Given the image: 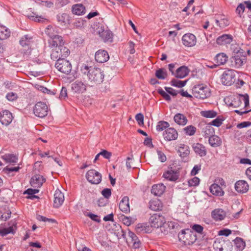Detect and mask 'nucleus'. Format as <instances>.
Segmentation results:
<instances>
[{
	"label": "nucleus",
	"mask_w": 251,
	"mask_h": 251,
	"mask_svg": "<svg viewBox=\"0 0 251 251\" xmlns=\"http://www.w3.org/2000/svg\"><path fill=\"white\" fill-rule=\"evenodd\" d=\"M80 72L82 75L87 76L90 83L88 85L91 87L100 84L103 82L104 78L103 71L99 68H93L83 65L81 67Z\"/></svg>",
	"instance_id": "1"
},
{
	"label": "nucleus",
	"mask_w": 251,
	"mask_h": 251,
	"mask_svg": "<svg viewBox=\"0 0 251 251\" xmlns=\"http://www.w3.org/2000/svg\"><path fill=\"white\" fill-rule=\"evenodd\" d=\"M149 222L151 224V227L155 228H160L161 231L164 234L168 233L167 229L171 227L172 229H174L178 226L177 224H176L174 222H166L165 217L159 214L155 213L151 216L149 219Z\"/></svg>",
	"instance_id": "2"
},
{
	"label": "nucleus",
	"mask_w": 251,
	"mask_h": 251,
	"mask_svg": "<svg viewBox=\"0 0 251 251\" xmlns=\"http://www.w3.org/2000/svg\"><path fill=\"white\" fill-rule=\"evenodd\" d=\"M34 43L33 36L30 35L26 34L21 38L19 41L21 46L20 51L24 58H28L31 54Z\"/></svg>",
	"instance_id": "3"
},
{
	"label": "nucleus",
	"mask_w": 251,
	"mask_h": 251,
	"mask_svg": "<svg viewBox=\"0 0 251 251\" xmlns=\"http://www.w3.org/2000/svg\"><path fill=\"white\" fill-rule=\"evenodd\" d=\"M179 241L184 245H191L197 240L195 232L189 228L182 229L178 234Z\"/></svg>",
	"instance_id": "4"
},
{
	"label": "nucleus",
	"mask_w": 251,
	"mask_h": 251,
	"mask_svg": "<svg viewBox=\"0 0 251 251\" xmlns=\"http://www.w3.org/2000/svg\"><path fill=\"white\" fill-rule=\"evenodd\" d=\"M230 61L232 67L235 68H240L247 62V56L244 50H239L236 53L230 58Z\"/></svg>",
	"instance_id": "5"
},
{
	"label": "nucleus",
	"mask_w": 251,
	"mask_h": 251,
	"mask_svg": "<svg viewBox=\"0 0 251 251\" xmlns=\"http://www.w3.org/2000/svg\"><path fill=\"white\" fill-rule=\"evenodd\" d=\"M237 72L232 69H227L224 71L221 75L220 79L222 84L225 86H231L236 80Z\"/></svg>",
	"instance_id": "6"
},
{
	"label": "nucleus",
	"mask_w": 251,
	"mask_h": 251,
	"mask_svg": "<svg viewBox=\"0 0 251 251\" xmlns=\"http://www.w3.org/2000/svg\"><path fill=\"white\" fill-rule=\"evenodd\" d=\"M192 93L195 98L200 99H204L210 96L209 88L203 84L195 85L193 88Z\"/></svg>",
	"instance_id": "7"
},
{
	"label": "nucleus",
	"mask_w": 251,
	"mask_h": 251,
	"mask_svg": "<svg viewBox=\"0 0 251 251\" xmlns=\"http://www.w3.org/2000/svg\"><path fill=\"white\" fill-rule=\"evenodd\" d=\"M70 53V51L67 47L61 46L52 50L50 58L53 60L63 59L67 57Z\"/></svg>",
	"instance_id": "8"
},
{
	"label": "nucleus",
	"mask_w": 251,
	"mask_h": 251,
	"mask_svg": "<svg viewBox=\"0 0 251 251\" xmlns=\"http://www.w3.org/2000/svg\"><path fill=\"white\" fill-rule=\"evenodd\" d=\"M243 102L245 107L249 105V97L247 94L234 96L231 98L229 105L234 107H238L241 106Z\"/></svg>",
	"instance_id": "9"
},
{
	"label": "nucleus",
	"mask_w": 251,
	"mask_h": 251,
	"mask_svg": "<svg viewBox=\"0 0 251 251\" xmlns=\"http://www.w3.org/2000/svg\"><path fill=\"white\" fill-rule=\"evenodd\" d=\"M55 67L58 71L67 75L70 74L72 70V64L65 59L57 60Z\"/></svg>",
	"instance_id": "10"
},
{
	"label": "nucleus",
	"mask_w": 251,
	"mask_h": 251,
	"mask_svg": "<svg viewBox=\"0 0 251 251\" xmlns=\"http://www.w3.org/2000/svg\"><path fill=\"white\" fill-rule=\"evenodd\" d=\"M34 115L39 118H44L48 113V107L46 103L39 101L36 103L33 108Z\"/></svg>",
	"instance_id": "11"
},
{
	"label": "nucleus",
	"mask_w": 251,
	"mask_h": 251,
	"mask_svg": "<svg viewBox=\"0 0 251 251\" xmlns=\"http://www.w3.org/2000/svg\"><path fill=\"white\" fill-rule=\"evenodd\" d=\"M87 180L91 184H98L101 181V175L95 170H90L86 174Z\"/></svg>",
	"instance_id": "12"
},
{
	"label": "nucleus",
	"mask_w": 251,
	"mask_h": 251,
	"mask_svg": "<svg viewBox=\"0 0 251 251\" xmlns=\"http://www.w3.org/2000/svg\"><path fill=\"white\" fill-rule=\"evenodd\" d=\"M87 84L81 81L77 80L71 84V89L75 93H83L86 90Z\"/></svg>",
	"instance_id": "13"
},
{
	"label": "nucleus",
	"mask_w": 251,
	"mask_h": 251,
	"mask_svg": "<svg viewBox=\"0 0 251 251\" xmlns=\"http://www.w3.org/2000/svg\"><path fill=\"white\" fill-rule=\"evenodd\" d=\"M182 42L185 46L191 47L196 45L197 39L194 34L186 33L182 36Z\"/></svg>",
	"instance_id": "14"
},
{
	"label": "nucleus",
	"mask_w": 251,
	"mask_h": 251,
	"mask_svg": "<svg viewBox=\"0 0 251 251\" xmlns=\"http://www.w3.org/2000/svg\"><path fill=\"white\" fill-rule=\"evenodd\" d=\"M13 118L12 113L7 110L0 112V122L3 125H9L11 123Z\"/></svg>",
	"instance_id": "15"
},
{
	"label": "nucleus",
	"mask_w": 251,
	"mask_h": 251,
	"mask_svg": "<svg viewBox=\"0 0 251 251\" xmlns=\"http://www.w3.org/2000/svg\"><path fill=\"white\" fill-rule=\"evenodd\" d=\"M163 135L166 141H171L175 140L177 138L178 133L174 128L170 127L163 132Z\"/></svg>",
	"instance_id": "16"
},
{
	"label": "nucleus",
	"mask_w": 251,
	"mask_h": 251,
	"mask_svg": "<svg viewBox=\"0 0 251 251\" xmlns=\"http://www.w3.org/2000/svg\"><path fill=\"white\" fill-rule=\"evenodd\" d=\"M49 36L50 39L49 40V43L51 47L57 48L64 46V42L61 36L58 35H50Z\"/></svg>",
	"instance_id": "17"
},
{
	"label": "nucleus",
	"mask_w": 251,
	"mask_h": 251,
	"mask_svg": "<svg viewBox=\"0 0 251 251\" xmlns=\"http://www.w3.org/2000/svg\"><path fill=\"white\" fill-rule=\"evenodd\" d=\"M95 58L97 62L102 63L109 60V55L106 50H99L95 53Z\"/></svg>",
	"instance_id": "18"
},
{
	"label": "nucleus",
	"mask_w": 251,
	"mask_h": 251,
	"mask_svg": "<svg viewBox=\"0 0 251 251\" xmlns=\"http://www.w3.org/2000/svg\"><path fill=\"white\" fill-rule=\"evenodd\" d=\"M46 181V178L40 174L34 175L30 180V184L33 187L40 188Z\"/></svg>",
	"instance_id": "19"
},
{
	"label": "nucleus",
	"mask_w": 251,
	"mask_h": 251,
	"mask_svg": "<svg viewBox=\"0 0 251 251\" xmlns=\"http://www.w3.org/2000/svg\"><path fill=\"white\" fill-rule=\"evenodd\" d=\"M249 185L245 180H240L235 183V190L239 193H245L249 190Z\"/></svg>",
	"instance_id": "20"
},
{
	"label": "nucleus",
	"mask_w": 251,
	"mask_h": 251,
	"mask_svg": "<svg viewBox=\"0 0 251 251\" xmlns=\"http://www.w3.org/2000/svg\"><path fill=\"white\" fill-rule=\"evenodd\" d=\"M64 201V194L61 191L57 189L54 194L53 206L56 208L61 206Z\"/></svg>",
	"instance_id": "21"
},
{
	"label": "nucleus",
	"mask_w": 251,
	"mask_h": 251,
	"mask_svg": "<svg viewBox=\"0 0 251 251\" xmlns=\"http://www.w3.org/2000/svg\"><path fill=\"white\" fill-rule=\"evenodd\" d=\"M179 171L177 170L175 171L172 169L167 171L163 175V176L165 178L172 181H175L177 180L179 178Z\"/></svg>",
	"instance_id": "22"
},
{
	"label": "nucleus",
	"mask_w": 251,
	"mask_h": 251,
	"mask_svg": "<svg viewBox=\"0 0 251 251\" xmlns=\"http://www.w3.org/2000/svg\"><path fill=\"white\" fill-rule=\"evenodd\" d=\"M233 40V37L230 34H224L219 36L216 39V43L219 45L229 44Z\"/></svg>",
	"instance_id": "23"
},
{
	"label": "nucleus",
	"mask_w": 251,
	"mask_h": 251,
	"mask_svg": "<svg viewBox=\"0 0 251 251\" xmlns=\"http://www.w3.org/2000/svg\"><path fill=\"white\" fill-rule=\"evenodd\" d=\"M192 148L195 152L201 157H203L206 155L207 151L205 147L200 143H195L192 145Z\"/></svg>",
	"instance_id": "24"
},
{
	"label": "nucleus",
	"mask_w": 251,
	"mask_h": 251,
	"mask_svg": "<svg viewBox=\"0 0 251 251\" xmlns=\"http://www.w3.org/2000/svg\"><path fill=\"white\" fill-rule=\"evenodd\" d=\"M215 22L221 28H224L230 25V21L225 15H219L216 19Z\"/></svg>",
	"instance_id": "25"
},
{
	"label": "nucleus",
	"mask_w": 251,
	"mask_h": 251,
	"mask_svg": "<svg viewBox=\"0 0 251 251\" xmlns=\"http://www.w3.org/2000/svg\"><path fill=\"white\" fill-rule=\"evenodd\" d=\"M211 216L216 221H222L226 217V212L222 209H216L212 211Z\"/></svg>",
	"instance_id": "26"
},
{
	"label": "nucleus",
	"mask_w": 251,
	"mask_h": 251,
	"mask_svg": "<svg viewBox=\"0 0 251 251\" xmlns=\"http://www.w3.org/2000/svg\"><path fill=\"white\" fill-rule=\"evenodd\" d=\"M119 207L122 212L125 213H128L130 212L129 198L127 196H125L123 198L119 203Z\"/></svg>",
	"instance_id": "27"
},
{
	"label": "nucleus",
	"mask_w": 251,
	"mask_h": 251,
	"mask_svg": "<svg viewBox=\"0 0 251 251\" xmlns=\"http://www.w3.org/2000/svg\"><path fill=\"white\" fill-rule=\"evenodd\" d=\"M189 72L187 67L182 66L176 70L175 76L178 78H183L188 75Z\"/></svg>",
	"instance_id": "28"
},
{
	"label": "nucleus",
	"mask_w": 251,
	"mask_h": 251,
	"mask_svg": "<svg viewBox=\"0 0 251 251\" xmlns=\"http://www.w3.org/2000/svg\"><path fill=\"white\" fill-rule=\"evenodd\" d=\"M166 186L163 184H154L152 186L151 192L154 196H160L165 191Z\"/></svg>",
	"instance_id": "29"
},
{
	"label": "nucleus",
	"mask_w": 251,
	"mask_h": 251,
	"mask_svg": "<svg viewBox=\"0 0 251 251\" xmlns=\"http://www.w3.org/2000/svg\"><path fill=\"white\" fill-rule=\"evenodd\" d=\"M208 138V143L213 148L219 147L222 144L221 138L217 135L214 134Z\"/></svg>",
	"instance_id": "30"
},
{
	"label": "nucleus",
	"mask_w": 251,
	"mask_h": 251,
	"mask_svg": "<svg viewBox=\"0 0 251 251\" xmlns=\"http://www.w3.org/2000/svg\"><path fill=\"white\" fill-rule=\"evenodd\" d=\"M72 13L77 15H82L86 13V9L82 4H76L72 6Z\"/></svg>",
	"instance_id": "31"
},
{
	"label": "nucleus",
	"mask_w": 251,
	"mask_h": 251,
	"mask_svg": "<svg viewBox=\"0 0 251 251\" xmlns=\"http://www.w3.org/2000/svg\"><path fill=\"white\" fill-rule=\"evenodd\" d=\"M56 18L61 25H66L70 23V16L66 13H59L57 15Z\"/></svg>",
	"instance_id": "32"
},
{
	"label": "nucleus",
	"mask_w": 251,
	"mask_h": 251,
	"mask_svg": "<svg viewBox=\"0 0 251 251\" xmlns=\"http://www.w3.org/2000/svg\"><path fill=\"white\" fill-rule=\"evenodd\" d=\"M16 225L17 223L14 222L9 227L0 229V235L3 237L9 233L14 234L17 228Z\"/></svg>",
	"instance_id": "33"
},
{
	"label": "nucleus",
	"mask_w": 251,
	"mask_h": 251,
	"mask_svg": "<svg viewBox=\"0 0 251 251\" xmlns=\"http://www.w3.org/2000/svg\"><path fill=\"white\" fill-rule=\"evenodd\" d=\"M202 133L205 138H209L215 134V129L209 124H208L202 128Z\"/></svg>",
	"instance_id": "34"
},
{
	"label": "nucleus",
	"mask_w": 251,
	"mask_h": 251,
	"mask_svg": "<svg viewBox=\"0 0 251 251\" xmlns=\"http://www.w3.org/2000/svg\"><path fill=\"white\" fill-rule=\"evenodd\" d=\"M227 60L228 56L225 53H218L214 58V61L218 66L225 64Z\"/></svg>",
	"instance_id": "35"
},
{
	"label": "nucleus",
	"mask_w": 251,
	"mask_h": 251,
	"mask_svg": "<svg viewBox=\"0 0 251 251\" xmlns=\"http://www.w3.org/2000/svg\"><path fill=\"white\" fill-rule=\"evenodd\" d=\"M210 192L214 195L217 196H222L224 194V191L221 187L217 184H212L210 187Z\"/></svg>",
	"instance_id": "36"
},
{
	"label": "nucleus",
	"mask_w": 251,
	"mask_h": 251,
	"mask_svg": "<svg viewBox=\"0 0 251 251\" xmlns=\"http://www.w3.org/2000/svg\"><path fill=\"white\" fill-rule=\"evenodd\" d=\"M174 120L176 124L182 126L185 125L188 122L186 117L181 113L176 114L174 117Z\"/></svg>",
	"instance_id": "37"
},
{
	"label": "nucleus",
	"mask_w": 251,
	"mask_h": 251,
	"mask_svg": "<svg viewBox=\"0 0 251 251\" xmlns=\"http://www.w3.org/2000/svg\"><path fill=\"white\" fill-rule=\"evenodd\" d=\"M177 152L179 153V155L182 158H184L188 156L190 153L189 148L187 145L181 144H180L179 149L177 150Z\"/></svg>",
	"instance_id": "38"
},
{
	"label": "nucleus",
	"mask_w": 251,
	"mask_h": 251,
	"mask_svg": "<svg viewBox=\"0 0 251 251\" xmlns=\"http://www.w3.org/2000/svg\"><path fill=\"white\" fill-rule=\"evenodd\" d=\"M100 36L104 42L111 43L113 41V34L109 29H106Z\"/></svg>",
	"instance_id": "39"
},
{
	"label": "nucleus",
	"mask_w": 251,
	"mask_h": 251,
	"mask_svg": "<svg viewBox=\"0 0 251 251\" xmlns=\"http://www.w3.org/2000/svg\"><path fill=\"white\" fill-rule=\"evenodd\" d=\"M11 212L8 207L5 205L3 208L0 210V219L6 221L11 216Z\"/></svg>",
	"instance_id": "40"
},
{
	"label": "nucleus",
	"mask_w": 251,
	"mask_h": 251,
	"mask_svg": "<svg viewBox=\"0 0 251 251\" xmlns=\"http://www.w3.org/2000/svg\"><path fill=\"white\" fill-rule=\"evenodd\" d=\"M39 190L37 189L28 188L24 192V194H27L28 196L26 197L28 199L33 200L34 199H39V197L34 194L38 193Z\"/></svg>",
	"instance_id": "41"
},
{
	"label": "nucleus",
	"mask_w": 251,
	"mask_h": 251,
	"mask_svg": "<svg viewBox=\"0 0 251 251\" xmlns=\"http://www.w3.org/2000/svg\"><path fill=\"white\" fill-rule=\"evenodd\" d=\"M10 35L9 29L6 26H0V40H2L8 38Z\"/></svg>",
	"instance_id": "42"
},
{
	"label": "nucleus",
	"mask_w": 251,
	"mask_h": 251,
	"mask_svg": "<svg viewBox=\"0 0 251 251\" xmlns=\"http://www.w3.org/2000/svg\"><path fill=\"white\" fill-rule=\"evenodd\" d=\"M136 229L139 232H143L144 233L151 232V227L147 226L145 223H140L136 226Z\"/></svg>",
	"instance_id": "43"
},
{
	"label": "nucleus",
	"mask_w": 251,
	"mask_h": 251,
	"mask_svg": "<svg viewBox=\"0 0 251 251\" xmlns=\"http://www.w3.org/2000/svg\"><path fill=\"white\" fill-rule=\"evenodd\" d=\"M234 242L237 251H242L245 248L246 244L241 238L236 237L234 240Z\"/></svg>",
	"instance_id": "44"
},
{
	"label": "nucleus",
	"mask_w": 251,
	"mask_h": 251,
	"mask_svg": "<svg viewBox=\"0 0 251 251\" xmlns=\"http://www.w3.org/2000/svg\"><path fill=\"white\" fill-rule=\"evenodd\" d=\"M155 76L159 79H165L167 77V72L164 68L157 70L155 73Z\"/></svg>",
	"instance_id": "45"
},
{
	"label": "nucleus",
	"mask_w": 251,
	"mask_h": 251,
	"mask_svg": "<svg viewBox=\"0 0 251 251\" xmlns=\"http://www.w3.org/2000/svg\"><path fill=\"white\" fill-rule=\"evenodd\" d=\"M149 204V208L153 211L159 210L162 207L161 203L158 200L150 201Z\"/></svg>",
	"instance_id": "46"
},
{
	"label": "nucleus",
	"mask_w": 251,
	"mask_h": 251,
	"mask_svg": "<svg viewBox=\"0 0 251 251\" xmlns=\"http://www.w3.org/2000/svg\"><path fill=\"white\" fill-rule=\"evenodd\" d=\"M225 240L223 239H216L213 243V248L215 251H222L223 244H225Z\"/></svg>",
	"instance_id": "47"
},
{
	"label": "nucleus",
	"mask_w": 251,
	"mask_h": 251,
	"mask_svg": "<svg viewBox=\"0 0 251 251\" xmlns=\"http://www.w3.org/2000/svg\"><path fill=\"white\" fill-rule=\"evenodd\" d=\"M3 159L7 162L16 163L18 161V157L13 154H5L3 156Z\"/></svg>",
	"instance_id": "48"
},
{
	"label": "nucleus",
	"mask_w": 251,
	"mask_h": 251,
	"mask_svg": "<svg viewBox=\"0 0 251 251\" xmlns=\"http://www.w3.org/2000/svg\"><path fill=\"white\" fill-rule=\"evenodd\" d=\"M107 27L104 25L103 24L98 23L96 25H94V28L95 29V31L99 35H101L105 30L107 29Z\"/></svg>",
	"instance_id": "49"
},
{
	"label": "nucleus",
	"mask_w": 251,
	"mask_h": 251,
	"mask_svg": "<svg viewBox=\"0 0 251 251\" xmlns=\"http://www.w3.org/2000/svg\"><path fill=\"white\" fill-rule=\"evenodd\" d=\"M187 81V80L181 81L173 78L171 81L170 83L173 86L177 88H182L186 85Z\"/></svg>",
	"instance_id": "50"
},
{
	"label": "nucleus",
	"mask_w": 251,
	"mask_h": 251,
	"mask_svg": "<svg viewBox=\"0 0 251 251\" xmlns=\"http://www.w3.org/2000/svg\"><path fill=\"white\" fill-rule=\"evenodd\" d=\"M169 126L170 125L167 122L161 121L158 123L156 126V130L158 131H161L164 129L168 128Z\"/></svg>",
	"instance_id": "51"
},
{
	"label": "nucleus",
	"mask_w": 251,
	"mask_h": 251,
	"mask_svg": "<svg viewBox=\"0 0 251 251\" xmlns=\"http://www.w3.org/2000/svg\"><path fill=\"white\" fill-rule=\"evenodd\" d=\"M201 115L204 117L212 118L216 116L217 112L214 110L202 111Z\"/></svg>",
	"instance_id": "52"
},
{
	"label": "nucleus",
	"mask_w": 251,
	"mask_h": 251,
	"mask_svg": "<svg viewBox=\"0 0 251 251\" xmlns=\"http://www.w3.org/2000/svg\"><path fill=\"white\" fill-rule=\"evenodd\" d=\"M38 89L44 93H47L51 95H55L57 93V90L55 89L50 90L43 86H39Z\"/></svg>",
	"instance_id": "53"
},
{
	"label": "nucleus",
	"mask_w": 251,
	"mask_h": 251,
	"mask_svg": "<svg viewBox=\"0 0 251 251\" xmlns=\"http://www.w3.org/2000/svg\"><path fill=\"white\" fill-rule=\"evenodd\" d=\"M224 120V118L222 116H218L209 124L212 126H214L216 127H219L220 126H221Z\"/></svg>",
	"instance_id": "54"
},
{
	"label": "nucleus",
	"mask_w": 251,
	"mask_h": 251,
	"mask_svg": "<svg viewBox=\"0 0 251 251\" xmlns=\"http://www.w3.org/2000/svg\"><path fill=\"white\" fill-rule=\"evenodd\" d=\"M232 244L229 240H225V244H223L222 251H232Z\"/></svg>",
	"instance_id": "55"
},
{
	"label": "nucleus",
	"mask_w": 251,
	"mask_h": 251,
	"mask_svg": "<svg viewBox=\"0 0 251 251\" xmlns=\"http://www.w3.org/2000/svg\"><path fill=\"white\" fill-rule=\"evenodd\" d=\"M157 92L159 94L166 100L170 101L171 100V98L170 95L165 92L161 87L157 90Z\"/></svg>",
	"instance_id": "56"
},
{
	"label": "nucleus",
	"mask_w": 251,
	"mask_h": 251,
	"mask_svg": "<svg viewBox=\"0 0 251 251\" xmlns=\"http://www.w3.org/2000/svg\"><path fill=\"white\" fill-rule=\"evenodd\" d=\"M186 134L189 135H193L196 131V128L193 126H189L184 128Z\"/></svg>",
	"instance_id": "57"
},
{
	"label": "nucleus",
	"mask_w": 251,
	"mask_h": 251,
	"mask_svg": "<svg viewBox=\"0 0 251 251\" xmlns=\"http://www.w3.org/2000/svg\"><path fill=\"white\" fill-rule=\"evenodd\" d=\"M200 181V180L198 177L195 176L188 181V185L191 187L197 186L199 184Z\"/></svg>",
	"instance_id": "58"
},
{
	"label": "nucleus",
	"mask_w": 251,
	"mask_h": 251,
	"mask_svg": "<svg viewBox=\"0 0 251 251\" xmlns=\"http://www.w3.org/2000/svg\"><path fill=\"white\" fill-rule=\"evenodd\" d=\"M37 219L39 221H43L44 222H48L51 223H57V222L55 219L48 218L41 215H38L37 216Z\"/></svg>",
	"instance_id": "59"
},
{
	"label": "nucleus",
	"mask_w": 251,
	"mask_h": 251,
	"mask_svg": "<svg viewBox=\"0 0 251 251\" xmlns=\"http://www.w3.org/2000/svg\"><path fill=\"white\" fill-rule=\"evenodd\" d=\"M86 215L89 217L92 220L97 223H100L101 221L100 217L96 214L92 213H87Z\"/></svg>",
	"instance_id": "60"
},
{
	"label": "nucleus",
	"mask_w": 251,
	"mask_h": 251,
	"mask_svg": "<svg viewBox=\"0 0 251 251\" xmlns=\"http://www.w3.org/2000/svg\"><path fill=\"white\" fill-rule=\"evenodd\" d=\"M102 195L106 199H109L111 196V190L109 188H104L101 191Z\"/></svg>",
	"instance_id": "61"
},
{
	"label": "nucleus",
	"mask_w": 251,
	"mask_h": 251,
	"mask_svg": "<svg viewBox=\"0 0 251 251\" xmlns=\"http://www.w3.org/2000/svg\"><path fill=\"white\" fill-rule=\"evenodd\" d=\"M192 228L194 232L196 231V232H198V233H201L203 230V227L200 225H198V224L194 225L192 226Z\"/></svg>",
	"instance_id": "62"
},
{
	"label": "nucleus",
	"mask_w": 251,
	"mask_h": 251,
	"mask_svg": "<svg viewBox=\"0 0 251 251\" xmlns=\"http://www.w3.org/2000/svg\"><path fill=\"white\" fill-rule=\"evenodd\" d=\"M121 219L123 223L127 226H129L132 224V221L131 220L130 217L122 215L121 216Z\"/></svg>",
	"instance_id": "63"
},
{
	"label": "nucleus",
	"mask_w": 251,
	"mask_h": 251,
	"mask_svg": "<svg viewBox=\"0 0 251 251\" xmlns=\"http://www.w3.org/2000/svg\"><path fill=\"white\" fill-rule=\"evenodd\" d=\"M17 94L14 92L8 93L6 96V98L9 101H14L17 99Z\"/></svg>",
	"instance_id": "64"
}]
</instances>
